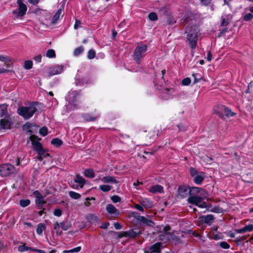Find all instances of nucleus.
I'll return each instance as SVG.
<instances>
[{
    "label": "nucleus",
    "instance_id": "1",
    "mask_svg": "<svg viewBox=\"0 0 253 253\" xmlns=\"http://www.w3.org/2000/svg\"><path fill=\"white\" fill-rule=\"evenodd\" d=\"M185 32L187 34V39L189 45L192 49L197 46V41L199 35V30L196 26H187Z\"/></svg>",
    "mask_w": 253,
    "mask_h": 253
},
{
    "label": "nucleus",
    "instance_id": "2",
    "mask_svg": "<svg viewBox=\"0 0 253 253\" xmlns=\"http://www.w3.org/2000/svg\"><path fill=\"white\" fill-rule=\"evenodd\" d=\"M30 140L32 141L34 149L38 154V156L37 157L38 160L42 161L44 158L49 156L48 153L45 152V150L42 148V144L39 142L40 139L38 136L34 135H31Z\"/></svg>",
    "mask_w": 253,
    "mask_h": 253
},
{
    "label": "nucleus",
    "instance_id": "3",
    "mask_svg": "<svg viewBox=\"0 0 253 253\" xmlns=\"http://www.w3.org/2000/svg\"><path fill=\"white\" fill-rule=\"evenodd\" d=\"M37 111L35 103H32L27 106H21L18 108L17 113L25 120L31 118Z\"/></svg>",
    "mask_w": 253,
    "mask_h": 253
},
{
    "label": "nucleus",
    "instance_id": "4",
    "mask_svg": "<svg viewBox=\"0 0 253 253\" xmlns=\"http://www.w3.org/2000/svg\"><path fill=\"white\" fill-rule=\"evenodd\" d=\"M147 50V46L144 44H139L135 48L133 57L138 65L140 64L141 59L145 56Z\"/></svg>",
    "mask_w": 253,
    "mask_h": 253
},
{
    "label": "nucleus",
    "instance_id": "5",
    "mask_svg": "<svg viewBox=\"0 0 253 253\" xmlns=\"http://www.w3.org/2000/svg\"><path fill=\"white\" fill-rule=\"evenodd\" d=\"M155 85L157 89L162 90L160 92V96L162 98L167 100L170 97L173 90L172 89L168 88L166 84L165 85L164 84H159V83H156Z\"/></svg>",
    "mask_w": 253,
    "mask_h": 253
},
{
    "label": "nucleus",
    "instance_id": "6",
    "mask_svg": "<svg viewBox=\"0 0 253 253\" xmlns=\"http://www.w3.org/2000/svg\"><path fill=\"white\" fill-rule=\"evenodd\" d=\"M191 176L193 177L194 182L197 184H201L206 175L203 172H199L195 168H191L190 169Z\"/></svg>",
    "mask_w": 253,
    "mask_h": 253
},
{
    "label": "nucleus",
    "instance_id": "7",
    "mask_svg": "<svg viewBox=\"0 0 253 253\" xmlns=\"http://www.w3.org/2000/svg\"><path fill=\"white\" fill-rule=\"evenodd\" d=\"M205 198H203L202 196H190L188 199L189 203L196 205L197 206L202 208H208V205L203 200Z\"/></svg>",
    "mask_w": 253,
    "mask_h": 253
},
{
    "label": "nucleus",
    "instance_id": "8",
    "mask_svg": "<svg viewBox=\"0 0 253 253\" xmlns=\"http://www.w3.org/2000/svg\"><path fill=\"white\" fill-rule=\"evenodd\" d=\"M17 3L18 6V8L14 10L12 13L15 15L17 18L23 17L26 13L27 7L26 4L23 2L22 0H17Z\"/></svg>",
    "mask_w": 253,
    "mask_h": 253
},
{
    "label": "nucleus",
    "instance_id": "9",
    "mask_svg": "<svg viewBox=\"0 0 253 253\" xmlns=\"http://www.w3.org/2000/svg\"><path fill=\"white\" fill-rule=\"evenodd\" d=\"M14 171V167L10 164H5L0 167V174L2 176H6L10 175Z\"/></svg>",
    "mask_w": 253,
    "mask_h": 253
},
{
    "label": "nucleus",
    "instance_id": "10",
    "mask_svg": "<svg viewBox=\"0 0 253 253\" xmlns=\"http://www.w3.org/2000/svg\"><path fill=\"white\" fill-rule=\"evenodd\" d=\"M76 94V91H73L72 92H69L68 96L67 97V99L69 101V103L67 105L66 107L67 109H69L70 110H73L76 109L77 108V104L76 103V98L73 99H72V98H74L75 95Z\"/></svg>",
    "mask_w": 253,
    "mask_h": 253
},
{
    "label": "nucleus",
    "instance_id": "11",
    "mask_svg": "<svg viewBox=\"0 0 253 253\" xmlns=\"http://www.w3.org/2000/svg\"><path fill=\"white\" fill-rule=\"evenodd\" d=\"M190 196H202L203 198L207 197L206 192L201 188L192 187L190 188Z\"/></svg>",
    "mask_w": 253,
    "mask_h": 253
},
{
    "label": "nucleus",
    "instance_id": "12",
    "mask_svg": "<svg viewBox=\"0 0 253 253\" xmlns=\"http://www.w3.org/2000/svg\"><path fill=\"white\" fill-rule=\"evenodd\" d=\"M140 233V230L138 228H135L124 232L123 233V236L124 237L134 238L139 235Z\"/></svg>",
    "mask_w": 253,
    "mask_h": 253
},
{
    "label": "nucleus",
    "instance_id": "13",
    "mask_svg": "<svg viewBox=\"0 0 253 253\" xmlns=\"http://www.w3.org/2000/svg\"><path fill=\"white\" fill-rule=\"evenodd\" d=\"M64 66L62 65H55L50 66L49 68L48 73L50 76H54L62 72Z\"/></svg>",
    "mask_w": 253,
    "mask_h": 253
},
{
    "label": "nucleus",
    "instance_id": "14",
    "mask_svg": "<svg viewBox=\"0 0 253 253\" xmlns=\"http://www.w3.org/2000/svg\"><path fill=\"white\" fill-rule=\"evenodd\" d=\"M169 229L170 227L169 226H167L164 227V232L159 235V239L160 240L166 242L169 239L171 236L170 233L168 232V231H169Z\"/></svg>",
    "mask_w": 253,
    "mask_h": 253
},
{
    "label": "nucleus",
    "instance_id": "15",
    "mask_svg": "<svg viewBox=\"0 0 253 253\" xmlns=\"http://www.w3.org/2000/svg\"><path fill=\"white\" fill-rule=\"evenodd\" d=\"M106 211L113 217H117L120 214L119 211L112 204H109L107 206Z\"/></svg>",
    "mask_w": 253,
    "mask_h": 253
},
{
    "label": "nucleus",
    "instance_id": "16",
    "mask_svg": "<svg viewBox=\"0 0 253 253\" xmlns=\"http://www.w3.org/2000/svg\"><path fill=\"white\" fill-rule=\"evenodd\" d=\"M33 195L36 198V203L37 205L41 206L44 204V197L39 191H34Z\"/></svg>",
    "mask_w": 253,
    "mask_h": 253
},
{
    "label": "nucleus",
    "instance_id": "17",
    "mask_svg": "<svg viewBox=\"0 0 253 253\" xmlns=\"http://www.w3.org/2000/svg\"><path fill=\"white\" fill-rule=\"evenodd\" d=\"M135 218L139 221L145 224V225L149 226H153L154 225V222L150 219H148L144 216L137 215L135 216Z\"/></svg>",
    "mask_w": 253,
    "mask_h": 253
},
{
    "label": "nucleus",
    "instance_id": "18",
    "mask_svg": "<svg viewBox=\"0 0 253 253\" xmlns=\"http://www.w3.org/2000/svg\"><path fill=\"white\" fill-rule=\"evenodd\" d=\"M178 194L182 197H185L190 194V188L185 185L181 186L178 189Z\"/></svg>",
    "mask_w": 253,
    "mask_h": 253
},
{
    "label": "nucleus",
    "instance_id": "19",
    "mask_svg": "<svg viewBox=\"0 0 253 253\" xmlns=\"http://www.w3.org/2000/svg\"><path fill=\"white\" fill-rule=\"evenodd\" d=\"M139 203L143 208L146 209L151 208L154 206L153 202L150 199L147 198L141 199L139 201Z\"/></svg>",
    "mask_w": 253,
    "mask_h": 253
},
{
    "label": "nucleus",
    "instance_id": "20",
    "mask_svg": "<svg viewBox=\"0 0 253 253\" xmlns=\"http://www.w3.org/2000/svg\"><path fill=\"white\" fill-rule=\"evenodd\" d=\"M64 14V7H62V8H59L55 13L52 19V23L53 24L56 23L57 21L60 18V17H62L63 16Z\"/></svg>",
    "mask_w": 253,
    "mask_h": 253
},
{
    "label": "nucleus",
    "instance_id": "21",
    "mask_svg": "<svg viewBox=\"0 0 253 253\" xmlns=\"http://www.w3.org/2000/svg\"><path fill=\"white\" fill-rule=\"evenodd\" d=\"M101 181L104 183L116 184L118 183L117 180L114 176L107 175L101 178Z\"/></svg>",
    "mask_w": 253,
    "mask_h": 253
},
{
    "label": "nucleus",
    "instance_id": "22",
    "mask_svg": "<svg viewBox=\"0 0 253 253\" xmlns=\"http://www.w3.org/2000/svg\"><path fill=\"white\" fill-rule=\"evenodd\" d=\"M12 123L8 119H1L0 121V128L1 129H9Z\"/></svg>",
    "mask_w": 253,
    "mask_h": 253
},
{
    "label": "nucleus",
    "instance_id": "23",
    "mask_svg": "<svg viewBox=\"0 0 253 253\" xmlns=\"http://www.w3.org/2000/svg\"><path fill=\"white\" fill-rule=\"evenodd\" d=\"M162 244L156 243L149 248L150 253H161Z\"/></svg>",
    "mask_w": 253,
    "mask_h": 253
},
{
    "label": "nucleus",
    "instance_id": "24",
    "mask_svg": "<svg viewBox=\"0 0 253 253\" xmlns=\"http://www.w3.org/2000/svg\"><path fill=\"white\" fill-rule=\"evenodd\" d=\"M149 191L152 193H163L164 191V189L163 187L162 186L157 184L151 186L150 188Z\"/></svg>",
    "mask_w": 253,
    "mask_h": 253
},
{
    "label": "nucleus",
    "instance_id": "25",
    "mask_svg": "<svg viewBox=\"0 0 253 253\" xmlns=\"http://www.w3.org/2000/svg\"><path fill=\"white\" fill-rule=\"evenodd\" d=\"M74 181L75 182L79 184L80 188H83L85 183V179L79 175L76 176Z\"/></svg>",
    "mask_w": 253,
    "mask_h": 253
},
{
    "label": "nucleus",
    "instance_id": "26",
    "mask_svg": "<svg viewBox=\"0 0 253 253\" xmlns=\"http://www.w3.org/2000/svg\"><path fill=\"white\" fill-rule=\"evenodd\" d=\"M0 61L4 62L6 66L9 67L11 62V58L6 55H0Z\"/></svg>",
    "mask_w": 253,
    "mask_h": 253
},
{
    "label": "nucleus",
    "instance_id": "27",
    "mask_svg": "<svg viewBox=\"0 0 253 253\" xmlns=\"http://www.w3.org/2000/svg\"><path fill=\"white\" fill-rule=\"evenodd\" d=\"M213 216L211 214H208L203 217V220L205 223L211 224L213 220Z\"/></svg>",
    "mask_w": 253,
    "mask_h": 253
},
{
    "label": "nucleus",
    "instance_id": "28",
    "mask_svg": "<svg viewBox=\"0 0 253 253\" xmlns=\"http://www.w3.org/2000/svg\"><path fill=\"white\" fill-rule=\"evenodd\" d=\"M7 105L6 104H1L0 105V117H2L7 114Z\"/></svg>",
    "mask_w": 253,
    "mask_h": 253
},
{
    "label": "nucleus",
    "instance_id": "29",
    "mask_svg": "<svg viewBox=\"0 0 253 253\" xmlns=\"http://www.w3.org/2000/svg\"><path fill=\"white\" fill-rule=\"evenodd\" d=\"M209 211L215 213H222L223 212V210L218 206L214 207L213 208H211V209L209 206L208 205V208H207Z\"/></svg>",
    "mask_w": 253,
    "mask_h": 253
},
{
    "label": "nucleus",
    "instance_id": "30",
    "mask_svg": "<svg viewBox=\"0 0 253 253\" xmlns=\"http://www.w3.org/2000/svg\"><path fill=\"white\" fill-rule=\"evenodd\" d=\"M84 175L88 178H93L95 176V174L93 170L91 169H85L84 172Z\"/></svg>",
    "mask_w": 253,
    "mask_h": 253
},
{
    "label": "nucleus",
    "instance_id": "31",
    "mask_svg": "<svg viewBox=\"0 0 253 253\" xmlns=\"http://www.w3.org/2000/svg\"><path fill=\"white\" fill-rule=\"evenodd\" d=\"M232 16L230 14L228 15L226 17H222L221 25L223 26H227L229 23Z\"/></svg>",
    "mask_w": 253,
    "mask_h": 253
},
{
    "label": "nucleus",
    "instance_id": "32",
    "mask_svg": "<svg viewBox=\"0 0 253 253\" xmlns=\"http://www.w3.org/2000/svg\"><path fill=\"white\" fill-rule=\"evenodd\" d=\"M221 107L226 116L231 117L235 115V114L234 113L232 112L231 110L226 107L225 106H222Z\"/></svg>",
    "mask_w": 253,
    "mask_h": 253
},
{
    "label": "nucleus",
    "instance_id": "33",
    "mask_svg": "<svg viewBox=\"0 0 253 253\" xmlns=\"http://www.w3.org/2000/svg\"><path fill=\"white\" fill-rule=\"evenodd\" d=\"M18 251L19 252H25V251H33L34 252L35 249L30 248L25 245H21L18 247Z\"/></svg>",
    "mask_w": 253,
    "mask_h": 253
},
{
    "label": "nucleus",
    "instance_id": "34",
    "mask_svg": "<svg viewBox=\"0 0 253 253\" xmlns=\"http://www.w3.org/2000/svg\"><path fill=\"white\" fill-rule=\"evenodd\" d=\"M87 219L91 223H95L98 221V218L94 214H90L87 216Z\"/></svg>",
    "mask_w": 253,
    "mask_h": 253
},
{
    "label": "nucleus",
    "instance_id": "35",
    "mask_svg": "<svg viewBox=\"0 0 253 253\" xmlns=\"http://www.w3.org/2000/svg\"><path fill=\"white\" fill-rule=\"evenodd\" d=\"M112 187L109 185H101L99 186V189L104 192H107L110 191Z\"/></svg>",
    "mask_w": 253,
    "mask_h": 253
},
{
    "label": "nucleus",
    "instance_id": "36",
    "mask_svg": "<svg viewBox=\"0 0 253 253\" xmlns=\"http://www.w3.org/2000/svg\"><path fill=\"white\" fill-rule=\"evenodd\" d=\"M84 50V47L82 46H79L76 48L74 51V55L75 56H78L83 52Z\"/></svg>",
    "mask_w": 253,
    "mask_h": 253
},
{
    "label": "nucleus",
    "instance_id": "37",
    "mask_svg": "<svg viewBox=\"0 0 253 253\" xmlns=\"http://www.w3.org/2000/svg\"><path fill=\"white\" fill-rule=\"evenodd\" d=\"M60 224L61 228L65 231L67 230L71 227V224L67 221H64L61 222Z\"/></svg>",
    "mask_w": 253,
    "mask_h": 253
},
{
    "label": "nucleus",
    "instance_id": "38",
    "mask_svg": "<svg viewBox=\"0 0 253 253\" xmlns=\"http://www.w3.org/2000/svg\"><path fill=\"white\" fill-rule=\"evenodd\" d=\"M98 116H92L90 114H86L84 115V118L86 121H92L95 120Z\"/></svg>",
    "mask_w": 253,
    "mask_h": 253
},
{
    "label": "nucleus",
    "instance_id": "39",
    "mask_svg": "<svg viewBox=\"0 0 253 253\" xmlns=\"http://www.w3.org/2000/svg\"><path fill=\"white\" fill-rule=\"evenodd\" d=\"M192 76L194 78L193 83L194 84L198 83L202 79V76L198 73L193 74Z\"/></svg>",
    "mask_w": 253,
    "mask_h": 253
},
{
    "label": "nucleus",
    "instance_id": "40",
    "mask_svg": "<svg viewBox=\"0 0 253 253\" xmlns=\"http://www.w3.org/2000/svg\"><path fill=\"white\" fill-rule=\"evenodd\" d=\"M69 196L74 199H79L81 197V195L74 191H70L69 192Z\"/></svg>",
    "mask_w": 253,
    "mask_h": 253
},
{
    "label": "nucleus",
    "instance_id": "41",
    "mask_svg": "<svg viewBox=\"0 0 253 253\" xmlns=\"http://www.w3.org/2000/svg\"><path fill=\"white\" fill-rule=\"evenodd\" d=\"M46 56L48 58H54L55 57V52L53 49H48L46 53Z\"/></svg>",
    "mask_w": 253,
    "mask_h": 253
},
{
    "label": "nucleus",
    "instance_id": "42",
    "mask_svg": "<svg viewBox=\"0 0 253 253\" xmlns=\"http://www.w3.org/2000/svg\"><path fill=\"white\" fill-rule=\"evenodd\" d=\"M30 204V201L28 199L21 200L20 201V205L22 207H26Z\"/></svg>",
    "mask_w": 253,
    "mask_h": 253
},
{
    "label": "nucleus",
    "instance_id": "43",
    "mask_svg": "<svg viewBox=\"0 0 253 253\" xmlns=\"http://www.w3.org/2000/svg\"><path fill=\"white\" fill-rule=\"evenodd\" d=\"M81 250V247H78L70 250H65L63 251L64 253H78Z\"/></svg>",
    "mask_w": 253,
    "mask_h": 253
},
{
    "label": "nucleus",
    "instance_id": "44",
    "mask_svg": "<svg viewBox=\"0 0 253 253\" xmlns=\"http://www.w3.org/2000/svg\"><path fill=\"white\" fill-rule=\"evenodd\" d=\"M39 132L41 135H42L43 136H45L48 133V129L47 127L44 126L42 127L39 131Z\"/></svg>",
    "mask_w": 253,
    "mask_h": 253
},
{
    "label": "nucleus",
    "instance_id": "45",
    "mask_svg": "<svg viewBox=\"0 0 253 253\" xmlns=\"http://www.w3.org/2000/svg\"><path fill=\"white\" fill-rule=\"evenodd\" d=\"M95 52L93 49H90L88 51L87 53V58L89 59H92L95 57Z\"/></svg>",
    "mask_w": 253,
    "mask_h": 253
},
{
    "label": "nucleus",
    "instance_id": "46",
    "mask_svg": "<svg viewBox=\"0 0 253 253\" xmlns=\"http://www.w3.org/2000/svg\"><path fill=\"white\" fill-rule=\"evenodd\" d=\"M33 63L30 60H27L24 63V68L26 69H30L32 68Z\"/></svg>",
    "mask_w": 253,
    "mask_h": 253
},
{
    "label": "nucleus",
    "instance_id": "47",
    "mask_svg": "<svg viewBox=\"0 0 253 253\" xmlns=\"http://www.w3.org/2000/svg\"><path fill=\"white\" fill-rule=\"evenodd\" d=\"M62 143V140L58 138H54L51 141V144L56 146H59Z\"/></svg>",
    "mask_w": 253,
    "mask_h": 253
},
{
    "label": "nucleus",
    "instance_id": "48",
    "mask_svg": "<svg viewBox=\"0 0 253 253\" xmlns=\"http://www.w3.org/2000/svg\"><path fill=\"white\" fill-rule=\"evenodd\" d=\"M219 246L224 249H229L230 247V246L229 244H228L226 242H221L219 243Z\"/></svg>",
    "mask_w": 253,
    "mask_h": 253
},
{
    "label": "nucleus",
    "instance_id": "49",
    "mask_svg": "<svg viewBox=\"0 0 253 253\" xmlns=\"http://www.w3.org/2000/svg\"><path fill=\"white\" fill-rule=\"evenodd\" d=\"M44 229V226L41 223L39 224L38 225V227L37 229V233L38 234H41Z\"/></svg>",
    "mask_w": 253,
    "mask_h": 253
},
{
    "label": "nucleus",
    "instance_id": "50",
    "mask_svg": "<svg viewBox=\"0 0 253 253\" xmlns=\"http://www.w3.org/2000/svg\"><path fill=\"white\" fill-rule=\"evenodd\" d=\"M253 18V14L250 13L246 14L244 16V20L246 21H249Z\"/></svg>",
    "mask_w": 253,
    "mask_h": 253
},
{
    "label": "nucleus",
    "instance_id": "51",
    "mask_svg": "<svg viewBox=\"0 0 253 253\" xmlns=\"http://www.w3.org/2000/svg\"><path fill=\"white\" fill-rule=\"evenodd\" d=\"M149 18L152 21H155L157 19V15L154 12H151L148 15Z\"/></svg>",
    "mask_w": 253,
    "mask_h": 253
},
{
    "label": "nucleus",
    "instance_id": "52",
    "mask_svg": "<svg viewBox=\"0 0 253 253\" xmlns=\"http://www.w3.org/2000/svg\"><path fill=\"white\" fill-rule=\"evenodd\" d=\"M191 83V80L189 78H184L182 81V84L183 85H188Z\"/></svg>",
    "mask_w": 253,
    "mask_h": 253
},
{
    "label": "nucleus",
    "instance_id": "53",
    "mask_svg": "<svg viewBox=\"0 0 253 253\" xmlns=\"http://www.w3.org/2000/svg\"><path fill=\"white\" fill-rule=\"evenodd\" d=\"M244 229L245 230V232H251L253 230V225L252 224H249L245 226L244 227Z\"/></svg>",
    "mask_w": 253,
    "mask_h": 253
},
{
    "label": "nucleus",
    "instance_id": "54",
    "mask_svg": "<svg viewBox=\"0 0 253 253\" xmlns=\"http://www.w3.org/2000/svg\"><path fill=\"white\" fill-rule=\"evenodd\" d=\"M111 200L114 203H115L120 202L121 200L120 197H119L118 196H116V195L113 196L112 197H111Z\"/></svg>",
    "mask_w": 253,
    "mask_h": 253
},
{
    "label": "nucleus",
    "instance_id": "55",
    "mask_svg": "<svg viewBox=\"0 0 253 253\" xmlns=\"http://www.w3.org/2000/svg\"><path fill=\"white\" fill-rule=\"evenodd\" d=\"M53 213L54 215L59 217L62 215V211L59 209H55Z\"/></svg>",
    "mask_w": 253,
    "mask_h": 253
},
{
    "label": "nucleus",
    "instance_id": "56",
    "mask_svg": "<svg viewBox=\"0 0 253 253\" xmlns=\"http://www.w3.org/2000/svg\"><path fill=\"white\" fill-rule=\"evenodd\" d=\"M161 72H162V79H161V84H164L166 85V82L165 80L164 79V76L166 73V70L164 69V70H162Z\"/></svg>",
    "mask_w": 253,
    "mask_h": 253
},
{
    "label": "nucleus",
    "instance_id": "57",
    "mask_svg": "<svg viewBox=\"0 0 253 253\" xmlns=\"http://www.w3.org/2000/svg\"><path fill=\"white\" fill-rule=\"evenodd\" d=\"M54 229L56 231L57 233L61 227L60 223H58L57 222L54 223L53 224Z\"/></svg>",
    "mask_w": 253,
    "mask_h": 253
},
{
    "label": "nucleus",
    "instance_id": "58",
    "mask_svg": "<svg viewBox=\"0 0 253 253\" xmlns=\"http://www.w3.org/2000/svg\"><path fill=\"white\" fill-rule=\"evenodd\" d=\"M134 207L135 208H136L137 210L140 211H142V212H143L144 211V208H143V207L139 204H135L134 205Z\"/></svg>",
    "mask_w": 253,
    "mask_h": 253
},
{
    "label": "nucleus",
    "instance_id": "59",
    "mask_svg": "<svg viewBox=\"0 0 253 253\" xmlns=\"http://www.w3.org/2000/svg\"><path fill=\"white\" fill-rule=\"evenodd\" d=\"M55 191V189L52 186H49V188L47 189V194H51Z\"/></svg>",
    "mask_w": 253,
    "mask_h": 253
},
{
    "label": "nucleus",
    "instance_id": "60",
    "mask_svg": "<svg viewBox=\"0 0 253 253\" xmlns=\"http://www.w3.org/2000/svg\"><path fill=\"white\" fill-rule=\"evenodd\" d=\"M211 0H200V2L204 5H209Z\"/></svg>",
    "mask_w": 253,
    "mask_h": 253
},
{
    "label": "nucleus",
    "instance_id": "61",
    "mask_svg": "<svg viewBox=\"0 0 253 253\" xmlns=\"http://www.w3.org/2000/svg\"><path fill=\"white\" fill-rule=\"evenodd\" d=\"M114 225L115 229L117 230L121 229L122 228V224L119 222L115 223Z\"/></svg>",
    "mask_w": 253,
    "mask_h": 253
},
{
    "label": "nucleus",
    "instance_id": "62",
    "mask_svg": "<svg viewBox=\"0 0 253 253\" xmlns=\"http://www.w3.org/2000/svg\"><path fill=\"white\" fill-rule=\"evenodd\" d=\"M213 238L215 240H218L222 239V236L221 234H214Z\"/></svg>",
    "mask_w": 253,
    "mask_h": 253
},
{
    "label": "nucleus",
    "instance_id": "63",
    "mask_svg": "<svg viewBox=\"0 0 253 253\" xmlns=\"http://www.w3.org/2000/svg\"><path fill=\"white\" fill-rule=\"evenodd\" d=\"M81 22L80 21L76 19V22H75V24L74 25V28L75 29H77L78 28V27H80L81 26Z\"/></svg>",
    "mask_w": 253,
    "mask_h": 253
},
{
    "label": "nucleus",
    "instance_id": "64",
    "mask_svg": "<svg viewBox=\"0 0 253 253\" xmlns=\"http://www.w3.org/2000/svg\"><path fill=\"white\" fill-rule=\"evenodd\" d=\"M34 59L35 60V61L37 62H41V60H42V55L39 54L37 56H36L35 58H34Z\"/></svg>",
    "mask_w": 253,
    "mask_h": 253
}]
</instances>
